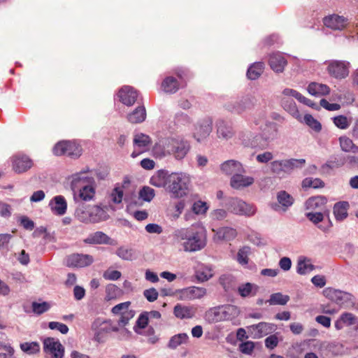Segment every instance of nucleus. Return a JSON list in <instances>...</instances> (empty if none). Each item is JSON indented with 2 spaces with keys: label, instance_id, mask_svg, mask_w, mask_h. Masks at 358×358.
<instances>
[{
  "label": "nucleus",
  "instance_id": "f257e3e1",
  "mask_svg": "<svg viewBox=\"0 0 358 358\" xmlns=\"http://www.w3.org/2000/svg\"><path fill=\"white\" fill-rule=\"evenodd\" d=\"M172 236L174 243L185 252L199 251L206 245L204 230L194 225L177 229L173 231Z\"/></svg>",
  "mask_w": 358,
  "mask_h": 358
},
{
  "label": "nucleus",
  "instance_id": "f03ea898",
  "mask_svg": "<svg viewBox=\"0 0 358 358\" xmlns=\"http://www.w3.org/2000/svg\"><path fill=\"white\" fill-rule=\"evenodd\" d=\"M71 188L73 201L78 206L82 201H90L95 196V181L93 177L78 173L72 176Z\"/></svg>",
  "mask_w": 358,
  "mask_h": 358
},
{
  "label": "nucleus",
  "instance_id": "7ed1b4c3",
  "mask_svg": "<svg viewBox=\"0 0 358 358\" xmlns=\"http://www.w3.org/2000/svg\"><path fill=\"white\" fill-rule=\"evenodd\" d=\"M75 216L84 223H97L106 220L108 217L106 210L101 206H85L84 203H80L76 207Z\"/></svg>",
  "mask_w": 358,
  "mask_h": 358
},
{
  "label": "nucleus",
  "instance_id": "20e7f679",
  "mask_svg": "<svg viewBox=\"0 0 358 358\" xmlns=\"http://www.w3.org/2000/svg\"><path fill=\"white\" fill-rule=\"evenodd\" d=\"M189 176L185 173H171L168 180L167 191L175 198L187 195L190 185Z\"/></svg>",
  "mask_w": 358,
  "mask_h": 358
},
{
  "label": "nucleus",
  "instance_id": "39448f33",
  "mask_svg": "<svg viewBox=\"0 0 358 358\" xmlns=\"http://www.w3.org/2000/svg\"><path fill=\"white\" fill-rule=\"evenodd\" d=\"M305 163L304 159L275 160L271 163L270 168L273 173L283 177L285 174H290L294 169L303 167Z\"/></svg>",
  "mask_w": 358,
  "mask_h": 358
},
{
  "label": "nucleus",
  "instance_id": "423d86ee",
  "mask_svg": "<svg viewBox=\"0 0 358 358\" xmlns=\"http://www.w3.org/2000/svg\"><path fill=\"white\" fill-rule=\"evenodd\" d=\"M240 314V309L234 305H226L211 309L207 317L213 321L232 320Z\"/></svg>",
  "mask_w": 358,
  "mask_h": 358
},
{
  "label": "nucleus",
  "instance_id": "0eeeda50",
  "mask_svg": "<svg viewBox=\"0 0 358 358\" xmlns=\"http://www.w3.org/2000/svg\"><path fill=\"white\" fill-rule=\"evenodd\" d=\"M225 206L229 212L238 215L250 217L256 212V208L253 205L247 203L237 197L227 199Z\"/></svg>",
  "mask_w": 358,
  "mask_h": 358
},
{
  "label": "nucleus",
  "instance_id": "6e6552de",
  "mask_svg": "<svg viewBox=\"0 0 358 358\" xmlns=\"http://www.w3.org/2000/svg\"><path fill=\"white\" fill-rule=\"evenodd\" d=\"M257 99L252 94H247L240 99L227 103L225 108L232 113L241 115L252 110L257 103Z\"/></svg>",
  "mask_w": 358,
  "mask_h": 358
},
{
  "label": "nucleus",
  "instance_id": "1a4fd4ad",
  "mask_svg": "<svg viewBox=\"0 0 358 358\" xmlns=\"http://www.w3.org/2000/svg\"><path fill=\"white\" fill-rule=\"evenodd\" d=\"M350 63L346 61L331 60L327 62L328 73L336 78L342 79L349 74Z\"/></svg>",
  "mask_w": 358,
  "mask_h": 358
},
{
  "label": "nucleus",
  "instance_id": "9d476101",
  "mask_svg": "<svg viewBox=\"0 0 358 358\" xmlns=\"http://www.w3.org/2000/svg\"><path fill=\"white\" fill-rule=\"evenodd\" d=\"M324 296L331 301L339 305H343L349 302H352L354 296L348 292H345L332 287H327L323 290Z\"/></svg>",
  "mask_w": 358,
  "mask_h": 358
},
{
  "label": "nucleus",
  "instance_id": "9b49d317",
  "mask_svg": "<svg viewBox=\"0 0 358 358\" xmlns=\"http://www.w3.org/2000/svg\"><path fill=\"white\" fill-rule=\"evenodd\" d=\"M44 352L51 358H62L64 348L58 339L47 338L43 341Z\"/></svg>",
  "mask_w": 358,
  "mask_h": 358
},
{
  "label": "nucleus",
  "instance_id": "f8f14e48",
  "mask_svg": "<svg viewBox=\"0 0 358 358\" xmlns=\"http://www.w3.org/2000/svg\"><path fill=\"white\" fill-rule=\"evenodd\" d=\"M174 138H162L155 143L152 148L154 155L158 158H164L171 155Z\"/></svg>",
  "mask_w": 358,
  "mask_h": 358
},
{
  "label": "nucleus",
  "instance_id": "ddd939ff",
  "mask_svg": "<svg viewBox=\"0 0 358 358\" xmlns=\"http://www.w3.org/2000/svg\"><path fill=\"white\" fill-rule=\"evenodd\" d=\"M94 258L90 255L72 254L67 257L66 264L69 267L83 268L91 265Z\"/></svg>",
  "mask_w": 358,
  "mask_h": 358
},
{
  "label": "nucleus",
  "instance_id": "4468645a",
  "mask_svg": "<svg viewBox=\"0 0 358 358\" xmlns=\"http://www.w3.org/2000/svg\"><path fill=\"white\" fill-rule=\"evenodd\" d=\"M84 243L87 244H106L110 245H116L117 241L111 238L103 231H96L90 234L88 236L84 239Z\"/></svg>",
  "mask_w": 358,
  "mask_h": 358
},
{
  "label": "nucleus",
  "instance_id": "2eb2a0df",
  "mask_svg": "<svg viewBox=\"0 0 358 358\" xmlns=\"http://www.w3.org/2000/svg\"><path fill=\"white\" fill-rule=\"evenodd\" d=\"M13 169L15 172L21 173L26 172L33 166L32 160L27 155H17L13 157Z\"/></svg>",
  "mask_w": 358,
  "mask_h": 358
},
{
  "label": "nucleus",
  "instance_id": "dca6fc26",
  "mask_svg": "<svg viewBox=\"0 0 358 358\" xmlns=\"http://www.w3.org/2000/svg\"><path fill=\"white\" fill-rule=\"evenodd\" d=\"M206 294V289L199 287H189L179 291V296L181 300H194L201 299Z\"/></svg>",
  "mask_w": 358,
  "mask_h": 358
},
{
  "label": "nucleus",
  "instance_id": "f3484780",
  "mask_svg": "<svg viewBox=\"0 0 358 358\" xmlns=\"http://www.w3.org/2000/svg\"><path fill=\"white\" fill-rule=\"evenodd\" d=\"M189 148L190 145L187 141L174 138L171 155L177 160L182 159L188 153Z\"/></svg>",
  "mask_w": 358,
  "mask_h": 358
},
{
  "label": "nucleus",
  "instance_id": "a211bd4d",
  "mask_svg": "<svg viewBox=\"0 0 358 358\" xmlns=\"http://www.w3.org/2000/svg\"><path fill=\"white\" fill-rule=\"evenodd\" d=\"M120 101L126 106H132L136 101L138 93L130 86H124L119 92Z\"/></svg>",
  "mask_w": 358,
  "mask_h": 358
},
{
  "label": "nucleus",
  "instance_id": "6ab92c4d",
  "mask_svg": "<svg viewBox=\"0 0 358 358\" xmlns=\"http://www.w3.org/2000/svg\"><path fill=\"white\" fill-rule=\"evenodd\" d=\"M212 131V122L210 120H203L195 127L194 137L197 141H201L209 136Z\"/></svg>",
  "mask_w": 358,
  "mask_h": 358
},
{
  "label": "nucleus",
  "instance_id": "aec40b11",
  "mask_svg": "<svg viewBox=\"0 0 358 358\" xmlns=\"http://www.w3.org/2000/svg\"><path fill=\"white\" fill-rule=\"evenodd\" d=\"M327 199L322 196L309 198L305 203L306 208L312 211L327 212L326 207Z\"/></svg>",
  "mask_w": 358,
  "mask_h": 358
},
{
  "label": "nucleus",
  "instance_id": "412c9836",
  "mask_svg": "<svg viewBox=\"0 0 358 358\" xmlns=\"http://www.w3.org/2000/svg\"><path fill=\"white\" fill-rule=\"evenodd\" d=\"M170 174L166 170H159L150 178V183L157 187H164L167 190Z\"/></svg>",
  "mask_w": 358,
  "mask_h": 358
},
{
  "label": "nucleus",
  "instance_id": "4be33fe9",
  "mask_svg": "<svg viewBox=\"0 0 358 358\" xmlns=\"http://www.w3.org/2000/svg\"><path fill=\"white\" fill-rule=\"evenodd\" d=\"M268 64L274 71L281 73L284 71L287 62L282 54L275 52L270 55Z\"/></svg>",
  "mask_w": 358,
  "mask_h": 358
},
{
  "label": "nucleus",
  "instance_id": "5701e85b",
  "mask_svg": "<svg viewBox=\"0 0 358 358\" xmlns=\"http://www.w3.org/2000/svg\"><path fill=\"white\" fill-rule=\"evenodd\" d=\"M238 173L234 174L230 181L231 186L234 189H241L250 186L254 183L255 179L250 176H246Z\"/></svg>",
  "mask_w": 358,
  "mask_h": 358
},
{
  "label": "nucleus",
  "instance_id": "b1692460",
  "mask_svg": "<svg viewBox=\"0 0 358 358\" xmlns=\"http://www.w3.org/2000/svg\"><path fill=\"white\" fill-rule=\"evenodd\" d=\"M49 206L52 213L57 215H63L67 209V203L65 198L62 196H56L50 201Z\"/></svg>",
  "mask_w": 358,
  "mask_h": 358
},
{
  "label": "nucleus",
  "instance_id": "393cba45",
  "mask_svg": "<svg viewBox=\"0 0 358 358\" xmlns=\"http://www.w3.org/2000/svg\"><path fill=\"white\" fill-rule=\"evenodd\" d=\"M323 22L326 27L334 30H341L347 24L346 19L338 15L326 17L324 18Z\"/></svg>",
  "mask_w": 358,
  "mask_h": 358
},
{
  "label": "nucleus",
  "instance_id": "a878e982",
  "mask_svg": "<svg viewBox=\"0 0 358 358\" xmlns=\"http://www.w3.org/2000/svg\"><path fill=\"white\" fill-rule=\"evenodd\" d=\"M281 106L294 118L302 122V116L296 105L294 101L291 98L282 97Z\"/></svg>",
  "mask_w": 358,
  "mask_h": 358
},
{
  "label": "nucleus",
  "instance_id": "bb28decb",
  "mask_svg": "<svg viewBox=\"0 0 358 358\" xmlns=\"http://www.w3.org/2000/svg\"><path fill=\"white\" fill-rule=\"evenodd\" d=\"M221 170L227 175L233 176L238 173H245L241 162L236 160H228L221 165Z\"/></svg>",
  "mask_w": 358,
  "mask_h": 358
},
{
  "label": "nucleus",
  "instance_id": "cd10ccee",
  "mask_svg": "<svg viewBox=\"0 0 358 358\" xmlns=\"http://www.w3.org/2000/svg\"><path fill=\"white\" fill-rule=\"evenodd\" d=\"M152 143L151 138L143 133H136L134 136L133 144L134 148L141 150L146 151Z\"/></svg>",
  "mask_w": 358,
  "mask_h": 358
},
{
  "label": "nucleus",
  "instance_id": "c85d7f7f",
  "mask_svg": "<svg viewBox=\"0 0 358 358\" xmlns=\"http://www.w3.org/2000/svg\"><path fill=\"white\" fill-rule=\"evenodd\" d=\"M213 231L215 232V238L218 241H231L237 235L236 229L228 227H220L217 230L213 229Z\"/></svg>",
  "mask_w": 358,
  "mask_h": 358
},
{
  "label": "nucleus",
  "instance_id": "c756f323",
  "mask_svg": "<svg viewBox=\"0 0 358 358\" xmlns=\"http://www.w3.org/2000/svg\"><path fill=\"white\" fill-rule=\"evenodd\" d=\"M309 94L313 96L320 97L329 94L330 88L327 85L316 82L310 83L307 87Z\"/></svg>",
  "mask_w": 358,
  "mask_h": 358
},
{
  "label": "nucleus",
  "instance_id": "7c9ffc66",
  "mask_svg": "<svg viewBox=\"0 0 358 358\" xmlns=\"http://www.w3.org/2000/svg\"><path fill=\"white\" fill-rule=\"evenodd\" d=\"M175 316L180 319H189L195 315L196 309L194 307L177 304L173 309Z\"/></svg>",
  "mask_w": 358,
  "mask_h": 358
},
{
  "label": "nucleus",
  "instance_id": "2f4dec72",
  "mask_svg": "<svg viewBox=\"0 0 358 358\" xmlns=\"http://www.w3.org/2000/svg\"><path fill=\"white\" fill-rule=\"evenodd\" d=\"M219 283L226 292L235 291L237 287L236 278L231 274L222 275L219 278Z\"/></svg>",
  "mask_w": 358,
  "mask_h": 358
},
{
  "label": "nucleus",
  "instance_id": "473e14b6",
  "mask_svg": "<svg viewBox=\"0 0 358 358\" xmlns=\"http://www.w3.org/2000/svg\"><path fill=\"white\" fill-rule=\"evenodd\" d=\"M146 110L143 106H138L127 116V120L131 124H139L145 120Z\"/></svg>",
  "mask_w": 358,
  "mask_h": 358
},
{
  "label": "nucleus",
  "instance_id": "72a5a7b5",
  "mask_svg": "<svg viewBox=\"0 0 358 358\" xmlns=\"http://www.w3.org/2000/svg\"><path fill=\"white\" fill-rule=\"evenodd\" d=\"M350 205L348 201H339L334 204V214L336 220L338 221H342L345 220L348 215V210Z\"/></svg>",
  "mask_w": 358,
  "mask_h": 358
},
{
  "label": "nucleus",
  "instance_id": "f704fd0d",
  "mask_svg": "<svg viewBox=\"0 0 358 358\" xmlns=\"http://www.w3.org/2000/svg\"><path fill=\"white\" fill-rule=\"evenodd\" d=\"M258 289L257 285L250 282L242 284L236 287L238 293L243 298L255 296Z\"/></svg>",
  "mask_w": 358,
  "mask_h": 358
},
{
  "label": "nucleus",
  "instance_id": "c9c22d12",
  "mask_svg": "<svg viewBox=\"0 0 358 358\" xmlns=\"http://www.w3.org/2000/svg\"><path fill=\"white\" fill-rule=\"evenodd\" d=\"M217 134L220 138L229 139L233 136V130L231 125L223 120H220L217 123Z\"/></svg>",
  "mask_w": 358,
  "mask_h": 358
},
{
  "label": "nucleus",
  "instance_id": "e433bc0d",
  "mask_svg": "<svg viewBox=\"0 0 358 358\" xmlns=\"http://www.w3.org/2000/svg\"><path fill=\"white\" fill-rule=\"evenodd\" d=\"M213 276V270L210 266L206 265L199 266L195 271V277L199 282L208 281Z\"/></svg>",
  "mask_w": 358,
  "mask_h": 358
},
{
  "label": "nucleus",
  "instance_id": "4c0bfd02",
  "mask_svg": "<svg viewBox=\"0 0 358 358\" xmlns=\"http://www.w3.org/2000/svg\"><path fill=\"white\" fill-rule=\"evenodd\" d=\"M189 339V336L186 333L176 334L171 337L167 347L171 350H176L178 346L188 343Z\"/></svg>",
  "mask_w": 358,
  "mask_h": 358
},
{
  "label": "nucleus",
  "instance_id": "58836bf2",
  "mask_svg": "<svg viewBox=\"0 0 358 358\" xmlns=\"http://www.w3.org/2000/svg\"><path fill=\"white\" fill-rule=\"evenodd\" d=\"M315 266L310 262V259L305 257H300L297 262L296 272L300 275H306L313 270Z\"/></svg>",
  "mask_w": 358,
  "mask_h": 358
},
{
  "label": "nucleus",
  "instance_id": "ea45409f",
  "mask_svg": "<svg viewBox=\"0 0 358 358\" xmlns=\"http://www.w3.org/2000/svg\"><path fill=\"white\" fill-rule=\"evenodd\" d=\"M250 328L256 331L255 338H262L273 331L272 324L264 322L253 324Z\"/></svg>",
  "mask_w": 358,
  "mask_h": 358
},
{
  "label": "nucleus",
  "instance_id": "a19ab883",
  "mask_svg": "<svg viewBox=\"0 0 358 358\" xmlns=\"http://www.w3.org/2000/svg\"><path fill=\"white\" fill-rule=\"evenodd\" d=\"M162 88L166 93H176L180 88L177 79L172 76L166 77L162 83Z\"/></svg>",
  "mask_w": 358,
  "mask_h": 358
},
{
  "label": "nucleus",
  "instance_id": "79ce46f5",
  "mask_svg": "<svg viewBox=\"0 0 358 358\" xmlns=\"http://www.w3.org/2000/svg\"><path fill=\"white\" fill-rule=\"evenodd\" d=\"M91 329L92 331H100L101 334H105L110 331V324L108 321L97 318L92 322Z\"/></svg>",
  "mask_w": 358,
  "mask_h": 358
},
{
  "label": "nucleus",
  "instance_id": "37998d69",
  "mask_svg": "<svg viewBox=\"0 0 358 358\" xmlns=\"http://www.w3.org/2000/svg\"><path fill=\"white\" fill-rule=\"evenodd\" d=\"M264 64L262 62H257L251 65L247 71V76L250 80L257 79L263 73Z\"/></svg>",
  "mask_w": 358,
  "mask_h": 358
},
{
  "label": "nucleus",
  "instance_id": "c03bdc74",
  "mask_svg": "<svg viewBox=\"0 0 358 358\" xmlns=\"http://www.w3.org/2000/svg\"><path fill=\"white\" fill-rule=\"evenodd\" d=\"M20 348L22 352L27 355H34L40 351V345L36 341L22 343Z\"/></svg>",
  "mask_w": 358,
  "mask_h": 358
},
{
  "label": "nucleus",
  "instance_id": "a18cd8bd",
  "mask_svg": "<svg viewBox=\"0 0 358 358\" xmlns=\"http://www.w3.org/2000/svg\"><path fill=\"white\" fill-rule=\"evenodd\" d=\"M115 254L120 259L125 261H131L134 259V251L131 248H128L125 246L119 247L116 251Z\"/></svg>",
  "mask_w": 358,
  "mask_h": 358
},
{
  "label": "nucleus",
  "instance_id": "49530a36",
  "mask_svg": "<svg viewBox=\"0 0 358 358\" xmlns=\"http://www.w3.org/2000/svg\"><path fill=\"white\" fill-rule=\"evenodd\" d=\"M289 300L288 295H284L280 292L272 294L267 301L270 305H285Z\"/></svg>",
  "mask_w": 358,
  "mask_h": 358
},
{
  "label": "nucleus",
  "instance_id": "de8ad7c7",
  "mask_svg": "<svg viewBox=\"0 0 358 358\" xmlns=\"http://www.w3.org/2000/svg\"><path fill=\"white\" fill-rule=\"evenodd\" d=\"M277 199L280 204L286 208L291 206L294 203L293 197L285 191L279 192Z\"/></svg>",
  "mask_w": 358,
  "mask_h": 358
},
{
  "label": "nucleus",
  "instance_id": "09e8293b",
  "mask_svg": "<svg viewBox=\"0 0 358 358\" xmlns=\"http://www.w3.org/2000/svg\"><path fill=\"white\" fill-rule=\"evenodd\" d=\"M304 122L308 127L314 131L319 132L322 129V125L319 121L315 119L311 115L306 114L302 117V122Z\"/></svg>",
  "mask_w": 358,
  "mask_h": 358
},
{
  "label": "nucleus",
  "instance_id": "8fccbe9b",
  "mask_svg": "<svg viewBox=\"0 0 358 358\" xmlns=\"http://www.w3.org/2000/svg\"><path fill=\"white\" fill-rule=\"evenodd\" d=\"M82 149L79 145L72 141H67L66 155L71 157H78Z\"/></svg>",
  "mask_w": 358,
  "mask_h": 358
},
{
  "label": "nucleus",
  "instance_id": "3c124183",
  "mask_svg": "<svg viewBox=\"0 0 358 358\" xmlns=\"http://www.w3.org/2000/svg\"><path fill=\"white\" fill-rule=\"evenodd\" d=\"M250 252V248L248 246H243L240 248L237 253V262L242 265H246L248 263V255Z\"/></svg>",
  "mask_w": 358,
  "mask_h": 358
},
{
  "label": "nucleus",
  "instance_id": "603ef678",
  "mask_svg": "<svg viewBox=\"0 0 358 358\" xmlns=\"http://www.w3.org/2000/svg\"><path fill=\"white\" fill-rule=\"evenodd\" d=\"M326 213L323 211H312L306 213V217L313 224H317L324 220Z\"/></svg>",
  "mask_w": 358,
  "mask_h": 358
},
{
  "label": "nucleus",
  "instance_id": "864d4df0",
  "mask_svg": "<svg viewBox=\"0 0 358 358\" xmlns=\"http://www.w3.org/2000/svg\"><path fill=\"white\" fill-rule=\"evenodd\" d=\"M139 197L145 201L150 202L155 196V190L148 187L145 186L139 191Z\"/></svg>",
  "mask_w": 358,
  "mask_h": 358
},
{
  "label": "nucleus",
  "instance_id": "5fc2aeb1",
  "mask_svg": "<svg viewBox=\"0 0 358 358\" xmlns=\"http://www.w3.org/2000/svg\"><path fill=\"white\" fill-rule=\"evenodd\" d=\"M339 143L341 149L345 152H352L354 147L353 141L345 136L339 138Z\"/></svg>",
  "mask_w": 358,
  "mask_h": 358
},
{
  "label": "nucleus",
  "instance_id": "6e6d98bb",
  "mask_svg": "<svg viewBox=\"0 0 358 358\" xmlns=\"http://www.w3.org/2000/svg\"><path fill=\"white\" fill-rule=\"evenodd\" d=\"M32 310L35 314L41 315L47 312L50 308V305L48 302L37 303L33 302L31 304Z\"/></svg>",
  "mask_w": 358,
  "mask_h": 358
},
{
  "label": "nucleus",
  "instance_id": "4d7b16f0",
  "mask_svg": "<svg viewBox=\"0 0 358 358\" xmlns=\"http://www.w3.org/2000/svg\"><path fill=\"white\" fill-rule=\"evenodd\" d=\"M345 164V158L341 157H335L327 161L325 166L329 169L339 168Z\"/></svg>",
  "mask_w": 358,
  "mask_h": 358
},
{
  "label": "nucleus",
  "instance_id": "13d9d810",
  "mask_svg": "<svg viewBox=\"0 0 358 358\" xmlns=\"http://www.w3.org/2000/svg\"><path fill=\"white\" fill-rule=\"evenodd\" d=\"M110 199L114 203H120L123 198L122 187H115L110 193Z\"/></svg>",
  "mask_w": 358,
  "mask_h": 358
},
{
  "label": "nucleus",
  "instance_id": "bf43d9fd",
  "mask_svg": "<svg viewBox=\"0 0 358 358\" xmlns=\"http://www.w3.org/2000/svg\"><path fill=\"white\" fill-rule=\"evenodd\" d=\"M333 122L338 128L341 129H346L350 126L348 118L344 115L334 117Z\"/></svg>",
  "mask_w": 358,
  "mask_h": 358
},
{
  "label": "nucleus",
  "instance_id": "052dcab7",
  "mask_svg": "<svg viewBox=\"0 0 358 358\" xmlns=\"http://www.w3.org/2000/svg\"><path fill=\"white\" fill-rule=\"evenodd\" d=\"M13 237V235L10 234H0V249L9 250L10 243Z\"/></svg>",
  "mask_w": 358,
  "mask_h": 358
},
{
  "label": "nucleus",
  "instance_id": "680f3d73",
  "mask_svg": "<svg viewBox=\"0 0 358 358\" xmlns=\"http://www.w3.org/2000/svg\"><path fill=\"white\" fill-rule=\"evenodd\" d=\"M192 210L194 214H196V215L203 214L208 210L207 203L206 202H203L201 201H198L196 202H194L192 207Z\"/></svg>",
  "mask_w": 358,
  "mask_h": 358
},
{
  "label": "nucleus",
  "instance_id": "e2e57ef3",
  "mask_svg": "<svg viewBox=\"0 0 358 358\" xmlns=\"http://www.w3.org/2000/svg\"><path fill=\"white\" fill-rule=\"evenodd\" d=\"M130 303H131L129 301L120 303L115 306L112 308L111 311L113 314H115V315H121L124 313H127V312H128V308L130 306Z\"/></svg>",
  "mask_w": 358,
  "mask_h": 358
},
{
  "label": "nucleus",
  "instance_id": "0e129e2a",
  "mask_svg": "<svg viewBox=\"0 0 358 358\" xmlns=\"http://www.w3.org/2000/svg\"><path fill=\"white\" fill-rule=\"evenodd\" d=\"M340 317L346 326L355 324L357 322V317L351 313H343Z\"/></svg>",
  "mask_w": 358,
  "mask_h": 358
},
{
  "label": "nucleus",
  "instance_id": "69168bd1",
  "mask_svg": "<svg viewBox=\"0 0 358 358\" xmlns=\"http://www.w3.org/2000/svg\"><path fill=\"white\" fill-rule=\"evenodd\" d=\"M175 123L177 125H187L191 123V119L187 114L177 113L175 117Z\"/></svg>",
  "mask_w": 358,
  "mask_h": 358
},
{
  "label": "nucleus",
  "instance_id": "338daca9",
  "mask_svg": "<svg viewBox=\"0 0 358 358\" xmlns=\"http://www.w3.org/2000/svg\"><path fill=\"white\" fill-rule=\"evenodd\" d=\"M66 150H67V141H61L57 143L54 148L53 152L56 155H66Z\"/></svg>",
  "mask_w": 358,
  "mask_h": 358
},
{
  "label": "nucleus",
  "instance_id": "774afa93",
  "mask_svg": "<svg viewBox=\"0 0 358 358\" xmlns=\"http://www.w3.org/2000/svg\"><path fill=\"white\" fill-rule=\"evenodd\" d=\"M121 275L120 271L111 269L106 270L103 274V278L108 280H117L120 278Z\"/></svg>",
  "mask_w": 358,
  "mask_h": 358
}]
</instances>
